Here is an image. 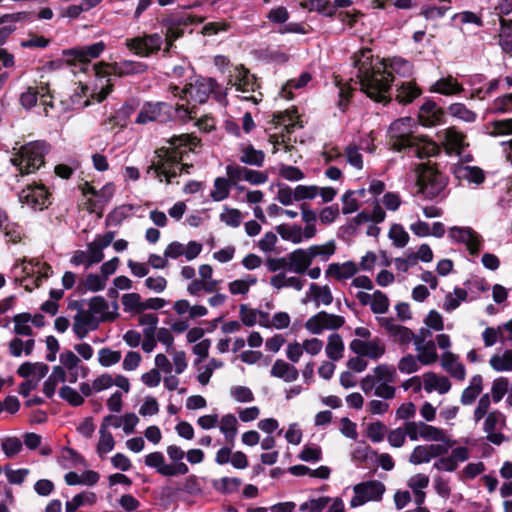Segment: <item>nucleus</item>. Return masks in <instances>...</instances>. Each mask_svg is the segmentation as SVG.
I'll use <instances>...</instances> for the list:
<instances>
[{"label": "nucleus", "mask_w": 512, "mask_h": 512, "mask_svg": "<svg viewBox=\"0 0 512 512\" xmlns=\"http://www.w3.org/2000/svg\"><path fill=\"white\" fill-rule=\"evenodd\" d=\"M46 88L44 87H41V88H37V87H28L26 91H24L21 96H20V102H21V105L26 108V109H30L32 107H34L37 103V100H38V96L41 95V98H42V101H43V104L44 105H49V106H53L51 102H48L46 99H45V94L43 93V91L45 90Z\"/></svg>", "instance_id": "obj_49"}, {"label": "nucleus", "mask_w": 512, "mask_h": 512, "mask_svg": "<svg viewBox=\"0 0 512 512\" xmlns=\"http://www.w3.org/2000/svg\"><path fill=\"white\" fill-rule=\"evenodd\" d=\"M264 159V152L255 149L251 144L243 145L240 148L239 160L244 164L261 167L264 163Z\"/></svg>", "instance_id": "obj_44"}, {"label": "nucleus", "mask_w": 512, "mask_h": 512, "mask_svg": "<svg viewBox=\"0 0 512 512\" xmlns=\"http://www.w3.org/2000/svg\"><path fill=\"white\" fill-rule=\"evenodd\" d=\"M467 300H470L468 298V292L463 288L455 287L453 292H450L445 296L442 308L446 312H452L457 309L462 302Z\"/></svg>", "instance_id": "obj_48"}, {"label": "nucleus", "mask_w": 512, "mask_h": 512, "mask_svg": "<svg viewBox=\"0 0 512 512\" xmlns=\"http://www.w3.org/2000/svg\"><path fill=\"white\" fill-rule=\"evenodd\" d=\"M350 349L355 354L371 360L380 359L386 352L384 342L378 337L369 340L353 339L350 342Z\"/></svg>", "instance_id": "obj_19"}, {"label": "nucleus", "mask_w": 512, "mask_h": 512, "mask_svg": "<svg viewBox=\"0 0 512 512\" xmlns=\"http://www.w3.org/2000/svg\"><path fill=\"white\" fill-rule=\"evenodd\" d=\"M312 227H301L297 224H281L277 227V232L285 241L293 244H300L313 238Z\"/></svg>", "instance_id": "obj_27"}, {"label": "nucleus", "mask_w": 512, "mask_h": 512, "mask_svg": "<svg viewBox=\"0 0 512 512\" xmlns=\"http://www.w3.org/2000/svg\"><path fill=\"white\" fill-rule=\"evenodd\" d=\"M423 389L426 393L437 392L441 395L446 394L451 389L450 380L443 375H439L435 372H426L422 375Z\"/></svg>", "instance_id": "obj_32"}, {"label": "nucleus", "mask_w": 512, "mask_h": 512, "mask_svg": "<svg viewBox=\"0 0 512 512\" xmlns=\"http://www.w3.org/2000/svg\"><path fill=\"white\" fill-rule=\"evenodd\" d=\"M441 366L454 379L463 381L466 369L459 361V357L450 351H444L441 356Z\"/></svg>", "instance_id": "obj_37"}, {"label": "nucleus", "mask_w": 512, "mask_h": 512, "mask_svg": "<svg viewBox=\"0 0 512 512\" xmlns=\"http://www.w3.org/2000/svg\"><path fill=\"white\" fill-rule=\"evenodd\" d=\"M344 344L339 334L333 333L328 338L325 348L326 355L332 361H337L343 356Z\"/></svg>", "instance_id": "obj_59"}, {"label": "nucleus", "mask_w": 512, "mask_h": 512, "mask_svg": "<svg viewBox=\"0 0 512 512\" xmlns=\"http://www.w3.org/2000/svg\"><path fill=\"white\" fill-rule=\"evenodd\" d=\"M354 65L361 91L376 102L390 101V88L394 75L409 77L413 73L410 61L401 57L373 58L371 49L365 48L354 55Z\"/></svg>", "instance_id": "obj_1"}, {"label": "nucleus", "mask_w": 512, "mask_h": 512, "mask_svg": "<svg viewBox=\"0 0 512 512\" xmlns=\"http://www.w3.org/2000/svg\"><path fill=\"white\" fill-rule=\"evenodd\" d=\"M102 68L103 73L105 74L117 77H125L142 74L147 70L148 66L141 61L124 59L118 62L103 65Z\"/></svg>", "instance_id": "obj_21"}, {"label": "nucleus", "mask_w": 512, "mask_h": 512, "mask_svg": "<svg viewBox=\"0 0 512 512\" xmlns=\"http://www.w3.org/2000/svg\"><path fill=\"white\" fill-rule=\"evenodd\" d=\"M125 47L142 58H148L162 50L164 45L163 35L159 33H143L141 35L127 38Z\"/></svg>", "instance_id": "obj_9"}, {"label": "nucleus", "mask_w": 512, "mask_h": 512, "mask_svg": "<svg viewBox=\"0 0 512 512\" xmlns=\"http://www.w3.org/2000/svg\"><path fill=\"white\" fill-rule=\"evenodd\" d=\"M312 261L318 258L320 261L327 262L336 252L337 244L335 240H329L324 244L311 245L308 247Z\"/></svg>", "instance_id": "obj_46"}, {"label": "nucleus", "mask_w": 512, "mask_h": 512, "mask_svg": "<svg viewBox=\"0 0 512 512\" xmlns=\"http://www.w3.org/2000/svg\"><path fill=\"white\" fill-rule=\"evenodd\" d=\"M416 128L417 123L411 117H402L391 123L388 137L392 149L407 151L409 156L419 159L436 155L439 151L437 144L426 137L414 135Z\"/></svg>", "instance_id": "obj_3"}, {"label": "nucleus", "mask_w": 512, "mask_h": 512, "mask_svg": "<svg viewBox=\"0 0 512 512\" xmlns=\"http://www.w3.org/2000/svg\"><path fill=\"white\" fill-rule=\"evenodd\" d=\"M219 219L229 227L238 228L241 225L243 216L239 209L224 206L223 211L219 215Z\"/></svg>", "instance_id": "obj_63"}, {"label": "nucleus", "mask_w": 512, "mask_h": 512, "mask_svg": "<svg viewBox=\"0 0 512 512\" xmlns=\"http://www.w3.org/2000/svg\"><path fill=\"white\" fill-rule=\"evenodd\" d=\"M407 432H409V439L411 441L424 440L428 442H443L448 446H453L454 441H451L445 430L430 425L424 421H406Z\"/></svg>", "instance_id": "obj_10"}, {"label": "nucleus", "mask_w": 512, "mask_h": 512, "mask_svg": "<svg viewBox=\"0 0 512 512\" xmlns=\"http://www.w3.org/2000/svg\"><path fill=\"white\" fill-rule=\"evenodd\" d=\"M306 284V279L298 276H288L286 272H280L270 278V285L276 289L293 288L301 291Z\"/></svg>", "instance_id": "obj_38"}, {"label": "nucleus", "mask_w": 512, "mask_h": 512, "mask_svg": "<svg viewBox=\"0 0 512 512\" xmlns=\"http://www.w3.org/2000/svg\"><path fill=\"white\" fill-rule=\"evenodd\" d=\"M429 91L444 96H456L461 94L464 88L452 75H446L436 80L430 86Z\"/></svg>", "instance_id": "obj_33"}, {"label": "nucleus", "mask_w": 512, "mask_h": 512, "mask_svg": "<svg viewBox=\"0 0 512 512\" xmlns=\"http://www.w3.org/2000/svg\"><path fill=\"white\" fill-rule=\"evenodd\" d=\"M201 21V18H197L190 14H183L175 19L165 20L163 22V27L165 28V31L163 32L165 44V48L163 49L164 54L167 55L172 48L173 43L182 37L184 33L182 26H187Z\"/></svg>", "instance_id": "obj_13"}, {"label": "nucleus", "mask_w": 512, "mask_h": 512, "mask_svg": "<svg viewBox=\"0 0 512 512\" xmlns=\"http://www.w3.org/2000/svg\"><path fill=\"white\" fill-rule=\"evenodd\" d=\"M35 341L33 338L22 340L19 337L13 338L9 342V352L13 357H20L23 354L30 355L34 349Z\"/></svg>", "instance_id": "obj_53"}, {"label": "nucleus", "mask_w": 512, "mask_h": 512, "mask_svg": "<svg viewBox=\"0 0 512 512\" xmlns=\"http://www.w3.org/2000/svg\"><path fill=\"white\" fill-rule=\"evenodd\" d=\"M312 77L308 72H303L297 79H291L287 81L285 86L282 88L281 96L285 99H292V89H300L305 87L310 81Z\"/></svg>", "instance_id": "obj_62"}, {"label": "nucleus", "mask_w": 512, "mask_h": 512, "mask_svg": "<svg viewBox=\"0 0 512 512\" xmlns=\"http://www.w3.org/2000/svg\"><path fill=\"white\" fill-rule=\"evenodd\" d=\"M69 4L60 9L62 18L77 19L84 12L96 7L102 0H62Z\"/></svg>", "instance_id": "obj_34"}, {"label": "nucleus", "mask_w": 512, "mask_h": 512, "mask_svg": "<svg viewBox=\"0 0 512 512\" xmlns=\"http://www.w3.org/2000/svg\"><path fill=\"white\" fill-rule=\"evenodd\" d=\"M512 390V383L506 377H498L493 380L491 386V397L495 403H499L503 397Z\"/></svg>", "instance_id": "obj_57"}, {"label": "nucleus", "mask_w": 512, "mask_h": 512, "mask_svg": "<svg viewBox=\"0 0 512 512\" xmlns=\"http://www.w3.org/2000/svg\"><path fill=\"white\" fill-rule=\"evenodd\" d=\"M418 119L425 127L441 125L445 122V112L435 101L427 100L419 109Z\"/></svg>", "instance_id": "obj_24"}, {"label": "nucleus", "mask_w": 512, "mask_h": 512, "mask_svg": "<svg viewBox=\"0 0 512 512\" xmlns=\"http://www.w3.org/2000/svg\"><path fill=\"white\" fill-rule=\"evenodd\" d=\"M386 488L377 480H370L356 484L353 487V497L350 500V507L356 508L370 501H380Z\"/></svg>", "instance_id": "obj_12"}, {"label": "nucleus", "mask_w": 512, "mask_h": 512, "mask_svg": "<svg viewBox=\"0 0 512 512\" xmlns=\"http://www.w3.org/2000/svg\"><path fill=\"white\" fill-rule=\"evenodd\" d=\"M447 111L450 116L467 123H473L477 119V114L460 102L450 104Z\"/></svg>", "instance_id": "obj_51"}, {"label": "nucleus", "mask_w": 512, "mask_h": 512, "mask_svg": "<svg viewBox=\"0 0 512 512\" xmlns=\"http://www.w3.org/2000/svg\"><path fill=\"white\" fill-rule=\"evenodd\" d=\"M396 369L392 365L380 364L373 369L372 374L366 375L360 382V388L366 395L373 394L384 400L395 397L396 387L392 385L396 381Z\"/></svg>", "instance_id": "obj_5"}, {"label": "nucleus", "mask_w": 512, "mask_h": 512, "mask_svg": "<svg viewBox=\"0 0 512 512\" xmlns=\"http://www.w3.org/2000/svg\"><path fill=\"white\" fill-rule=\"evenodd\" d=\"M85 303L100 323L114 318V315L109 311L107 301L103 297L95 296Z\"/></svg>", "instance_id": "obj_42"}, {"label": "nucleus", "mask_w": 512, "mask_h": 512, "mask_svg": "<svg viewBox=\"0 0 512 512\" xmlns=\"http://www.w3.org/2000/svg\"><path fill=\"white\" fill-rule=\"evenodd\" d=\"M11 163L23 175L34 173L44 163V156L48 151L45 142L34 141L21 146L18 150L13 149Z\"/></svg>", "instance_id": "obj_6"}, {"label": "nucleus", "mask_w": 512, "mask_h": 512, "mask_svg": "<svg viewBox=\"0 0 512 512\" xmlns=\"http://www.w3.org/2000/svg\"><path fill=\"white\" fill-rule=\"evenodd\" d=\"M220 432L224 435L228 443L233 444L238 433V421L235 415L225 414L219 420Z\"/></svg>", "instance_id": "obj_43"}, {"label": "nucleus", "mask_w": 512, "mask_h": 512, "mask_svg": "<svg viewBox=\"0 0 512 512\" xmlns=\"http://www.w3.org/2000/svg\"><path fill=\"white\" fill-rule=\"evenodd\" d=\"M483 391V377L479 374L474 375L470 381L469 385L463 390L460 402L464 406L472 405L476 398Z\"/></svg>", "instance_id": "obj_40"}, {"label": "nucleus", "mask_w": 512, "mask_h": 512, "mask_svg": "<svg viewBox=\"0 0 512 512\" xmlns=\"http://www.w3.org/2000/svg\"><path fill=\"white\" fill-rule=\"evenodd\" d=\"M168 90L175 98L195 105L205 103L211 94L214 95L218 102L224 105L227 104L226 92H222L217 82L212 78H197L194 82L185 85L183 88L170 85Z\"/></svg>", "instance_id": "obj_4"}, {"label": "nucleus", "mask_w": 512, "mask_h": 512, "mask_svg": "<svg viewBox=\"0 0 512 512\" xmlns=\"http://www.w3.org/2000/svg\"><path fill=\"white\" fill-rule=\"evenodd\" d=\"M14 332L19 336L33 338L31 315L28 313L17 314L13 317Z\"/></svg>", "instance_id": "obj_60"}, {"label": "nucleus", "mask_w": 512, "mask_h": 512, "mask_svg": "<svg viewBox=\"0 0 512 512\" xmlns=\"http://www.w3.org/2000/svg\"><path fill=\"white\" fill-rule=\"evenodd\" d=\"M257 283V278L247 275L244 278L234 280L228 284L229 292L232 295H246L251 286Z\"/></svg>", "instance_id": "obj_61"}, {"label": "nucleus", "mask_w": 512, "mask_h": 512, "mask_svg": "<svg viewBox=\"0 0 512 512\" xmlns=\"http://www.w3.org/2000/svg\"><path fill=\"white\" fill-rule=\"evenodd\" d=\"M343 324V317L321 311L306 321L305 328L312 334H321L324 330L338 329Z\"/></svg>", "instance_id": "obj_20"}, {"label": "nucleus", "mask_w": 512, "mask_h": 512, "mask_svg": "<svg viewBox=\"0 0 512 512\" xmlns=\"http://www.w3.org/2000/svg\"><path fill=\"white\" fill-rule=\"evenodd\" d=\"M97 192L98 196H95L94 198H88L85 205L86 209L90 213H97L99 216H101L105 205L114 195V185L112 183H108Z\"/></svg>", "instance_id": "obj_36"}, {"label": "nucleus", "mask_w": 512, "mask_h": 512, "mask_svg": "<svg viewBox=\"0 0 512 512\" xmlns=\"http://www.w3.org/2000/svg\"><path fill=\"white\" fill-rule=\"evenodd\" d=\"M313 301L319 307L320 305L328 306L333 302V295L328 285H318L311 283L309 290L303 299V303Z\"/></svg>", "instance_id": "obj_35"}, {"label": "nucleus", "mask_w": 512, "mask_h": 512, "mask_svg": "<svg viewBox=\"0 0 512 512\" xmlns=\"http://www.w3.org/2000/svg\"><path fill=\"white\" fill-rule=\"evenodd\" d=\"M48 372V366L43 363H30L25 362L21 364L17 370L20 377L28 378L29 376H36L37 380L45 377Z\"/></svg>", "instance_id": "obj_55"}, {"label": "nucleus", "mask_w": 512, "mask_h": 512, "mask_svg": "<svg viewBox=\"0 0 512 512\" xmlns=\"http://www.w3.org/2000/svg\"><path fill=\"white\" fill-rule=\"evenodd\" d=\"M415 346L416 356L423 366H429L437 362L438 353L436 343L434 341L416 342Z\"/></svg>", "instance_id": "obj_39"}, {"label": "nucleus", "mask_w": 512, "mask_h": 512, "mask_svg": "<svg viewBox=\"0 0 512 512\" xmlns=\"http://www.w3.org/2000/svg\"><path fill=\"white\" fill-rule=\"evenodd\" d=\"M469 459V449L464 446L454 448L450 455L438 458L433 467L438 471L453 472L459 463L465 462Z\"/></svg>", "instance_id": "obj_26"}, {"label": "nucleus", "mask_w": 512, "mask_h": 512, "mask_svg": "<svg viewBox=\"0 0 512 512\" xmlns=\"http://www.w3.org/2000/svg\"><path fill=\"white\" fill-rule=\"evenodd\" d=\"M420 94L421 90L414 82H402L396 89V99L402 104L411 103Z\"/></svg>", "instance_id": "obj_45"}, {"label": "nucleus", "mask_w": 512, "mask_h": 512, "mask_svg": "<svg viewBox=\"0 0 512 512\" xmlns=\"http://www.w3.org/2000/svg\"><path fill=\"white\" fill-rule=\"evenodd\" d=\"M288 271L295 274H304L312 264L308 248H299L287 255Z\"/></svg>", "instance_id": "obj_31"}, {"label": "nucleus", "mask_w": 512, "mask_h": 512, "mask_svg": "<svg viewBox=\"0 0 512 512\" xmlns=\"http://www.w3.org/2000/svg\"><path fill=\"white\" fill-rule=\"evenodd\" d=\"M438 4H426L421 8V15L427 20H437L450 10V0H438Z\"/></svg>", "instance_id": "obj_47"}, {"label": "nucleus", "mask_w": 512, "mask_h": 512, "mask_svg": "<svg viewBox=\"0 0 512 512\" xmlns=\"http://www.w3.org/2000/svg\"><path fill=\"white\" fill-rule=\"evenodd\" d=\"M448 237L454 243L465 245L471 255H477L483 245L481 235L471 227L453 226L448 230Z\"/></svg>", "instance_id": "obj_14"}, {"label": "nucleus", "mask_w": 512, "mask_h": 512, "mask_svg": "<svg viewBox=\"0 0 512 512\" xmlns=\"http://www.w3.org/2000/svg\"><path fill=\"white\" fill-rule=\"evenodd\" d=\"M358 271V264L349 260L343 263L334 262L329 264L325 271V275L327 278H332L336 281L342 282L353 278Z\"/></svg>", "instance_id": "obj_30"}, {"label": "nucleus", "mask_w": 512, "mask_h": 512, "mask_svg": "<svg viewBox=\"0 0 512 512\" xmlns=\"http://www.w3.org/2000/svg\"><path fill=\"white\" fill-rule=\"evenodd\" d=\"M19 200L34 210H43L47 207L48 192L43 185L28 186L20 192Z\"/></svg>", "instance_id": "obj_23"}, {"label": "nucleus", "mask_w": 512, "mask_h": 512, "mask_svg": "<svg viewBox=\"0 0 512 512\" xmlns=\"http://www.w3.org/2000/svg\"><path fill=\"white\" fill-rule=\"evenodd\" d=\"M444 140L448 148L457 153L467 145L466 136L453 127L444 131Z\"/></svg>", "instance_id": "obj_50"}, {"label": "nucleus", "mask_w": 512, "mask_h": 512, "mask_svg": "<svg viewBox=\"0 0 512 512\" xmlns=\"http://www.w3.org/2000/svg\"><path fill=\"white\" fill-rule=\"evenodd\" d=\"M271 375L285 382H294L297 380L299 373L294 366L284 360L278 359L271 368Z\"/></svg>", "instance_id": "obj_41"}, {"label": "nucleus", "mask_w": 512, "mask_h": 512, "mask_svg": "<svg viewBox=\"0 0 512 512\" xmlns=\"http://www.w3.org/2000/svg\"><path fill=\"white\" fill-rule=\"evenodd\" d=\"M77 305V313L73 317L72 329L79 339L85 338L89 332L99 327V320L94 316L86 303Z\"/></svg>", "instance_id": "obj_15"}, {"label": "nucleus", "mask_w": 512, "mask_h": 512, "mask_svg": "<svg viewBox=\"0 0 512 512\" xmlns=\"http://www.w3.org/2000/svg\"><path fill=\"white\" fill-rule=\"evenodd\" d=\"M172 119V106L166 102L146 103L139 111L136 123L147 124L152 121L166 122Z\"/></svg>", "instance_id": "obj_17"}, {"label": "nucleus", "mask_w": 512, "mask_h": 512, "mask_svg": "<svg viewBox=\"0 0 512 512\" xmlns=\"http://www.w3.org/2000/svg\"><path fill=\"white\" fill-rule=\"evenodd\" d=\"M489 364L497 372L512 371V349L494 354L490 358Z\"/></svg>", "instance_id": "obj_56"}, {"label": "nucleus", "mask_w": 512, "mask_h": 512, "mask_svg": "<svg viewBox=\"0 0 512 512\" xmlns=\"http://www.w3.org/2000/svg\"><path fill=\"white\" fill-rule=\"evenodd\" d=\"M420 360L414 354H406L397 363V369L402 374H412L420 369Z\"/></svg>", "instance_id": "obj_64"}, {"label": "nucleus", "mask_w": 512, "mask_h": 512, "mask_svg": "<svg viewBox=\"0 0 512 512\" xmlns=\"http://www.w3.org/2000/svg\"><path fill=\"white\" fill-rule=\"evenodd\" d=\"M499 45L503 52L512 54V20L500 19Z\"/></svg>", "instance_id": "obj_52"}, {"label": "nucleus", "mask_w": 512, "mask_h": 512, "mask_svg": "<svg viewBox=\"0 0 512 512\" xmlns=\"http://www.w3.org/2000/svg\"><path fill=\"white\" fill-rule=\"evenodd\" d=\"M106 49V44L103 41H99L83 47H75L68 51L67 55L73 58V61L78 62L80 70L86 73L88 69H91L96 76L103 72V68L96 65L91 66L90 62L93 59L98 58Z\"/></svg>", "instance_id": "obj_11"}, {"label": "nucleus", "mask_w": 512, "mask_h": 512, "mask_svg": "<svg viewBox=\"0 0 512 512\" xmlns=\"http://www.w3.org/2000/svg\"><path fill=\"white\" fill-rule=\"evenodd\" d=\"M199 144L200 140L191 134L172 137L169 140V147H162L155 151V157L148 172L153 170L159 181L172 183V180L182 172L189 173L192 166L182 163L183 156L194 151Z\"/></svg>", "instance_id": "obj_2"}, {"label": "nucleus", "mask_w": 512, "mask_h": 512, "mask_svg": "<svg viewBox=\"0 0 512 512\" xmlns=\"http://www.w3.org/2000/svg\"><path fill=\"white\" fill-rule=\"evenodd\" d=\"M453 174L460 183L475 186L482 184L486 178L481 168L463 164L456 165L453 168Z\"/></svg>", "instance_id": "obj_29"}, {"label": "nucleus", "mask_w": 512, "mask_h": 512, "mask_svg": "<svg viewBox=\"0 0 512 512\" xmlns=\"http://www.w3.org/2000/svg\"><path fill=\"white\" fill-rule=\"evenodd\" d=\"M114 238L115 233L108 231L103 235H97L95 239L87 245L86 252L92 265L100 263L103 260V250L113 242Z\"/></svg>", "instance_id": "obj_28"}, {"label": "nucleus", "mask_w": 512, "mask_h": 512, "mask_svg": "<svg viewBox=\"0 0 512 512\" xmlns=\"http://www.w3.org/2000/svg\"><path fill=\"white\" fill-rule=\"evenodd\" d=\"M145 465L156 469L157 473L164 477H173L177 475H186L189 467L186 463L167 464L164 455L155 451L145 456Z\"/></svg>", "instance_id": "obj_16"}, {"label": "nucleus", "mask_w": 512, "mask_h": 512, "mask_svg": "<svg viewBox=\"0 0 512 512\" xmlns=\"http://www.w3.org/2000/svg\"><path fill=\"white\" fill-rule=\"evenodd\" d=\"M376 320L388 336L400 346H408L413 342L414 332L410 328L398 324L391 317H377Z\"/></svg>", "instance_id": "obj_18"}, {"label": "nucleus", "mask_w": 512, "mask_h": 512, "mask_svg": "<svg viewBox=\"0 0 512 512\" xmlns=\"http://www.w3.org/2000/svg\"><path fill=\"white\" fill-rule=\"evenodd\" d=\"M62 377V367L54 366L43 384V393L47 398H52L55 395L57 386L62 384Z\"/></svg>", "instance_id": "obj_58"}, {"label": "nucleus", "mask_w": 512, "mask_h": 512, "mask_svg": "<svg viewBox=\"0 0 512 512\" xmlns=\"http://www.w3.org/2000/svg\"><path fill=\"white\" fill-rule=\"evenodd\" d=\"M227 85L235 87L236 91L240 93L238 97L242 100L251 101L253 104L262 101L263 95L257 91L259 85L255 77L243 66H236L230 71Z\"/></svg>", "instance_id": "obj_8"}, {"label": "nucleus", "mask_w": 512, "mask_h": 512, "mask_svg": "<svg viewBox=\"0 0 512 512\" xmlns=\"http://www.w3.org/2000/svg\"><path fill=\"white\" fill-rule=\"evenodd\" d=\"M416 182V195L426 200L443 197L448 180L444 174L422 164Z\"/></svg>", "instance_id": "obj_7"}, {"label": "nucleus", "mask_w": 512, "mask_h": 512, "mask_svg": "<svg viewBox=\"0 0 512 512\" xmlns=\"http://www.w3.org/2000/svg\"><path fill=\"white\" fill-rule=\"evenodd\" d=\"M202 251V245L196 241H190L188 244H182L173 241L165 248V256L168 259H177L184 256L187 261L195 259Z\"/></svg>", "instance_id": "obj_25"}, {"label": "nucleus", "mask_w": 512, "mask_h": 512, "mask_svg": "<svg viewBox=\"0 0 512 512\" xmlns=\"http://www.w3.org/2000/svg\"><path fill=\"white\" fill-rule=\"evenodd\" d=\"M231 188L232 185L229 180L225 177H217L210 191V197L215 202H221L229 197Z\"/></svg>", "instance_id": "obj_54"}, {"label": "nucleus", "mask_w": 512, "mask_h": 512, "mask_svg": "<svg viewBox=\"0 0 512 512\" xmlns=\"http://www.w3.org/2000/svg\"><path fill=\"white\" fill-rule=\"evenodd\" d=\"M505 426V416L498 410L491 411L487 414L483 430L486 433L487 440L493 444L499 445L504 440L502 430Z\"/></svg>", "instance_id": "obj_22"}]
</instances>
